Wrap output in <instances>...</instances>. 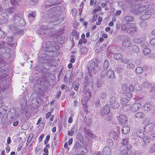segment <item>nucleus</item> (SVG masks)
Segmentation results:
<instances>
[{
    "label": "nucleus",
    "instance_id": "1",
    "mask_svg": "<svg viewBox=\"0 0 155 155\" xmlns=\"http://www.w3.org/2000/svg\"><path fill=\"white\" fill-rule=\"evenodd\" d=\"M119 40L121 42L123 46L124 47H129L131 45L130 38L127 35H122L120 36L119 38Z\"/></svg>",
    "mask_w": 155,
    "mask_h": 155
},
{
    "label": "nucleus",
    "instance_id": "2",
    "mask_svg": "<svg viewBox=\"0 0 155 155\" xmlns=\"http://www.w3.org/2000/svg\"><path fill=\"white\" fill-rule=\"evenodd\" d=\"M49 17H48V20L51 21V25H58L60 22V21L58 19V17L56 13L54 12L49 15Z\"/></svg>",
    "mask_w": 155,
    "mask_h": 155
},
{
    "label": "nucleus",
    "instance_id": "3",
    "mask_svg": "<svg viewBox=\"0 0 155 155\" xmlns=\"http://www.w3.org/2000/svg\"><path fill=\"white\" fill-rule=\"evenodd\" d=\"M73 150L76 152L86 153L87 151V149L84 147L82 146L78 142H77L74 145Z\"/></svg>",
    "mask_w": 155,
    "mask_h": 155
},
{
    "label": "nucleus",
    "instance_id": "4",
    "mask_svg": "<svg viewBox=\"0 0 155 155\" xmlns=\"http://www.w3.org/2000/svg\"><path fill=\"white\" fill-rule=\"evenodd\" d=\"M13 21L14 23L17 25L23 26L26 24L23 19L17 14H15L14 16Z\"/></svg>",
    "mask_w": 155,
    "mask_h": 155
},
{
    "label": "nucleus",
    "instance_id": "5",
    "mask_svg": "<svg viewBox=\"0 0 155 155\" xmlns=\"http://www.w3.org/2000/svg\"><path fill=\"white\" fill-rule=\"evenodd\" d=\"M109 104L111 107L113 109H116L120 106L117 99L113 96L110 99Z\"/></svg>",
    "mask_w": 155,
    "mask_h": 155
},
{
    "label": "nucleus",
    "instance_id": "6",
    "mask_svg": "<svg viewBox=\"0 0 155 155\" xmlns=\"http://www.w3.org/2000/svg\"><path fill=\"white\" fill-rule=\"evenodd\" d=\"M50 29H50V28H48L47 26L43 25L42 26L41 28L38 30V34L41 35H48L50 31Z\"/></svg>",
    "mask_w": 155,
    "mask_h": 155
},
{
    "label": "nucleus",
    "instance_id": "7",
    "mask_svg": "<svg viewBox=\"0 0 155 155\" xmlns=\"http://www.w3.org/2000/svg\"><path fill=\"white\" fill-rule=\"evenodd\" d=\"M133 135L140 138H143L144 134L143 130L140 129H135L133 131Z\"/></svg>",
    "mask_w": 155,
    "mask_h": 155
},
{
    "label": "nucleus",
    "instance_id": "8",
    "mask_svg": "<svg viewBox=\"0 0 155 155\" xmlns=\"http://www.w3.org/2000/svg\"><path fill=\"white\" fill-rule=\"evenodd\" d=\"M144 130L146 133L150 134L153 130V126L151 123H149L144 126Z\"/></svg>",
    "mask_w": 155,
    "mask_h": 155
},
{
    "label": "nucleus",
    "instance_id": "9",
    "mask_svg": "<svg viewBox=\"0 0 155 155\" xmlns=\"http://www.w3.org/2000/svg\"><path fill=\"white\" fill-rule=\"evenodd\" d=\"M118 121L121 124H125L128 118L124 114H120L117 117Z\"/></svg>",
    "mask_w": 155,
    "mask_h": 155
},
{
    "label": "nucleus",
    "instance_id": "10",
    "mask_svg": "<svg viewBox=\"0 0 155 155\" xmlns=\"http://www.w3.org/2000/svg\"><path fill=\"white\" fill-rule=\"evenodd\" d=\"M141 104L139 102H136L134 104L131 106V112H135L138 110L141 107Z\"/></svg>",
    "mask_w": 155,
    "mask_h": 155
},
{
    "label": "nucleus",
    "instance_id": "11",
    "mask_svg": "<svg viewBox=\"0 0 155 155\" xmlns=\"http://www.w3.org/2000/svg\"><path fill=\"white\" fill-rule=\"evenodd\" d=\"M143 86L150 92L152 91L153 89H154L153 88H152V85L147 82H144L143 84Z\"/></svg>",
    "mask_w": 155,
    "mask_h": 155
},
{
    "label": "nucleus",
    "instance_id": "12",
    "mask_svg": "<svg viewBox=\"0 0 155 155\" xmlns=\"http://www.w3.org/2000/svg\"><path fill=\"white\" fill-rule=\"evenodd\" d=\"M11 10L10 8H8L7 9H5L3 11V13H1V15L4 18H6L8 16V14L14 13V10Z\"/></svg>",
    "mask_w": 155,
    "mask_h": 155
},
{
    "label": "nucleus",
    "instance_id": "13",
    "mask_svg": "<svg viewBox=\"0 0 155 155\" xmlns=\"http://www.w3.org/2000/svg\"><path fill=\"white\" fill-rule=\"evenodd\" d=\"M137 31V28L136 27L130 26V25L127 29V32L128 33H130L131 34H134L136 33Z\"/></svg>",
    "mask_w": 155,
    "mask_h": 155
},
{
    "label": "nucleus",
    "instance_id": "14",
    "mask_svg": "<svg viewBox=\"0 0 155 155\" xmlns=\"http://www.w3.org/2000/svg\"><path fill=\"white\" fill-rule=\"evenodd\" d=\"M145 116L144 114L142 112H138L136 113L134 115V118L136 119L140 120L144 118Z\"/></svg>",
    "mask_w": 155,
    "mask_h": 155
},
{
    "label": "nucleus",
    "instance_id": "15",
    "mask_svg": "<svg viewBox=\"0 0 155 155\" xmlns=\"http://www.w3.org/2000/svg\"><path fill=\"white\" fill-rule=\"evenodd\" d=\"M89 71L90 75H92V74L96 73V69H95V63L92 62L91 65H90V68H89Z\"/></svg>",
    "mask_w": 155,
    "mask_h": 155
},
{
    "label": "nucleus",
    "instance_id": "16",
    "mask_svg": "<svg viewBox=\"0 0 155 155\" xmlns=\"http://www.w3.org/2000/svg\"><path fill=\"white\" fill-rule=\"evenodd\" d=\"M46 51H56L59 49V47L58 46H46Z\"/></svg>",
    "mask_w": 155,
    "mask_h": 155
},
{
    "label": "nucleus",
    "instance_id": "17",
    "mask_svg": "<svg viewBox=\"0 0 155 155\" xmlns=\"http://www.w3.org/2000/svg\"><path fill=\"white\" fill-rule=\"evenodd\" d=\"M121 149H123L121 151L120 153L121 154L130 155L132 153V151L130 149H128L127 147H125L124 149V148H122V147Z\"/></svg>",
    "mask_w": 155,
    "mask_h": 155
},
{
    "label": "nucleus",
    "instance_id": "18",
    "mask_svg": "<svg viewBox=\"0 0 155 155\" xmlns=\"http://www.w3.org/2000/svg\"><path fill=\"white\" fill-rule=\"evenodd\" d=\"M111 150L108 147L106 146L103 149V155H111Z\"/></svg>",
    "mask_w": 155,
    "mask_h": 155
},
{
    "label": "nucleus",
    "instance_id": "19",
    "mask_svg": "<svg viewBox=\"0 0 155 155\" xmlns=\"http://www.w3.org/2000/svg\"><path fill=\"white\" fill-rule=\"evenodd\" d=\"M144 110L145 111L149 112L152 108V105L150 103H146L143 106Z\"/></svg>",
    "mask_w": 155,
    "mask_h": 155
},
{
    "label": "nucleus",
    "instance_id": "20",
    "mask_svg": "<svg viewBox=\"0 0 155 155\" xmlns=\"http://www.w3.org/2000/svg\"><path fill=\"white\" fill-rule=\"evenodd\" d=\"M108 135L110 137L116 140L119 137V135L117 132L114 131H110Z\"/></svg>",
    "mask_w": 155,
    "mask_h": 155
},
{
    "label": "nucleus",
    "instance_id": "21",
    "mask_svg": "<svg viewBox=\"0 0 155 155\" xmlns=\"http://www.w3.org/2000/svg\"><path fill=\"white\" fill-rule=\"evenodd\" d=\"M85 132L90 137L94 139H96L97 137L94 134H93L88 129L85 128L84 130Z\"/></svg>",
    "mask_w": 155,
    "mask_h": 155
},
{
    "label": "nucleus",
    "instance_id": "22",
    "mask_svg": "<svg viewBox=\"0 0 155 155\" xmlns=\"http://www.w3.org/2000/svg\"><path fill=\"white\" fill-rule=\"evenodd\" d=\"M122 110L125 112H127L129 111H131V106L129 103L122 106Z\"/></svg>",
    "mask_w": 155,
    "mask_h": 155
},
{
    "label": "nucleus",
    "instance_id": "23",
    "mask_svg": "<svg viewBox=\"0 0 155 155\" xmlns=\"http://www.w3.org/2000/svg\"><path fill=\"white\" fill-rule=\"evenodd\" d=\"M4 52H3V55L4 57L6 58H8L10 55V52H11V50L8 48H6L4 49Z\"/></svg>",
    "mask_w": 155,
    "mask_h": 155
},
{
    "label": "nucleus",
    "instance_id": "24",
    "mask_svg": "<svg viewBox=\"0 0 155 155\" xmlns=\"http://www.w3.org/2000/svg\"><path fill=\"white\" fill-rule=\"evenodd\" d=\"M10 2L11 5L13 6L11 8H9L11 9V10H14V12H15V11L17 6H18V3L16 0H10Z\"/></svg>",
    "mask_w": 155,
    "mask_h": 155
},
{
    "label": "nucleus",
    "instance_id": "25",
    "mask_svg": "<svg viewBox=\"0 0 155 155\" xmlns=\"http://www.w3.org/2000/svg\"><path fill=\"white\" fill-rule=\"evenodd\" d=\"M107 75L110 79H113L115 78V75L113 71L111 70H109L107 73Z\"/></svg>",
    "mask_w": 155,
    "mask_h": 155
},
{
    "label": "nucleus",
    "instance_id": "26",
    "mask_svg": "<svg viewBox=\"0 0 155 155\" xmlns=\"http://www.w3.org/2000/svg\"><path fill=\"white\" fill-rule=\"evenodd\" d=\"M130 130V129L129 127L127 125L124 126L122 128V133L124 134L128 133Z\"/></svg>",
    "mask_w": 155,
    "mask_h": 155
},
{
    "label": "nucleus",
    "instance_id": "27",
    "mask_svg": "<svg viewBox=\"0 0 155 155\" xmlns=\"http://www.w3.org/2000/svg\"><path fill=\"white\" fill-rule=\"evenodd\" d=\"M151 15L147 12H145L141 16V18L142 20H145L148 19L151 16Z\"/></svg>",
    "mask_w": 155,
    "mask_h": 155
},
{
    "label": "nucleus",
    "instance_id": "28",
    "mask_svg": "<svg viewBox=\"0 0 155 155\" xmlns=\"http://www.w3.org/2000/svg\"><path fill=\"white\" fill-rule=\"evenodd\" d=\"M151 52V51L150 49L148 48H144L143 50V54L145 56H147L150 54Z\"/></svg>",
    "mask_w": 155,
    "mask_h": 155
},
{
    "label": "nucleus",
    "instance_id": "29",
    "mask_svg": "<svg viewBox=\"0 0 155 155\" xmlns=\"http://www.w3.org/2000/svg\"><path fill=\"white\" fill-rule=\"evenodd\" d=\"M103 111L105 114H107L109 113L110 111V107L108 105H106L104 107Z\"/></svg>",
    "mask_w": 155,
    "mask_h": 155
},
{
    "label": "nucleus",
    "instance_id": "30",
    "mask_svg": "<svg viewBox=\"0 0 155 155\" xmlns=\"http://www.w3.org/2000/svg\"><path fill=\"white\" fill-rule=\"evenodd\" d=\"M145 38L144 37H141L139 38H136L134 39V41L135 43H141L145 41Z\"/></svg>",
    "mask_w": 155,
    "mask_h": 155
},
{
    "label": "nucleus",
    "instance_id": "31",
    "mask_svg": "<svg viewBox=\"0 0 155 155\" xmlns=\"http://www.w3.org/2000/svg\"><path fill=\"white\" fill-rule=\"evenodd\" d=\"M128 88L127 84H122L121 86L120 91L122 92L127 91L128 90Z\"/></svg>",
    "mask_w": 155,
    "mask_h": 155
},
{
    "label": "nucleus",
    "instance_id": "32",
    "mask_svg": "<svg viewBox=\"0 0 155 155\" xmlns=\"http://www.w3.org/2000/svg\"><path fill=\"white\" fill-rule=\"evenodd\" d=\"M132 52L134 53H139L140 52L139 48L137 45H134L132 47Z\"/></svg>",
    "mask_w": 155,
    "mask_h": 155
},
{
    "label": "nucleus",
    "instance_id": "33",
    "mask_svg": "<svg viewBox=\"0 0 155 155\" xmlns=\"http://www.w3.org/2000/svg\"><path fill=\"white\" fill-rule=\"evenodd\" d=\"M120 102L122 106H123L124 105H125L127 104V103H129L128 100L124 98H122L120 100Z\"/></svg>",
    "mask_w": 155,
    "mask_h": 155
},
{
    "label": "nucleus",
    "instance_id": "34",
    "mask_svg": "<svg viewBox=\"0 0 155 155\" xmlns=\"http://www.w3.org/2000/svg\"><path fill=\"white\" fill-rule=\"evenodd\" d=\"M143 140L144 143L147 144L149 143L150 141V140L151 139L150 137H149L148 136H144L143 137Z\"/></svg>",
    "mask_w": 155,
    "mask_h": 155
},
{
    "label": "nucleus",
    "instance_id": "35",
    "mask_svg": "<svg viewBox=\"0 0 155 155\" xmlns=\"http://www.w3.org/2000/svg\"><path fill=\"white\" fill-rule=\"evenodd\" d=\"M130 25L131 24L129 23H127L126 24H122L121 25V29L123 31H124L126 30L127 31V28H128Z\"/></svg>",
    "mask_w": 155,
    "mask_h": 155
},
{
    "label": "nucleus",
    "instance_id": "36",
    "mask_svg": "<svg viewBox=\"0 0 155 155\" xmlns=\"http://www.w3.org/2000/svg\"><path fill=\"white\" fill-rule=\"evenodd\" d=\"M143 69L142 67H137L135 70V72L138 74H140L143 72Z\"/></svg>",
    "mask_w": 155,
    "mask_h": 155
},
{
    "label": "nucleus",
    "instance_id": "37",
    "mask_svg": "<svg viewBox=\"0 0 155 155\" xmlns=\"http://www.w3.org/2000/svg\"><path fill=\"white\" fill-rule=\"evenodd\" d=\"M36 15V13L35 12H33L28 14V17L29 20L31 21L34 19V18L35 17Z\"/></svg>",
    "mask_w": 155,
    "mask_h": 155
},
{
    "label": "nucleus",
    "instance_id": "38",
    "mask_svg": "<svg viewBox=\"0 0 155 155\" xmlns=\"http://www.w3.org/2000/svg\"><path fill=\"white\" fill-rule=\"evenodd\" d=\"M140 25L143 29H145L147 27V23L144 21H142L140 22Z\"/></svg>",
    "mask_w": 155,
    "mask_h": 155
},
{
    "label": "nucleus",
    "instance_id": "39",
    "mask_svg": "<svg viewBox=\"0 0 155 155\" xmlns=\"http://www.w3.org/2000/svg\"><path fill=\"white\" fill-rule=\"evenodd\" d=\"M124 19L126 21H127L130 22L133 21L134 18L133 16L130 15H128L125 17Z\"/></svg>",
    "mask_w": 155,
    "mask_h": 155
},
{
    "label": "nucleus",
    "instance_id": "40",
    "mask_svg": "<svg viewBox=\"0 0 155 155\" xmlns=\"http://www.w3.org/2000/svg\"><path fill=\"white\" fill-rule=\"evenodd\" d=\"M145 10V7L143 6L139 7L138 9V11L135 12V13L137 14H140L141 13V12L144 11Z\"/></svg>",
    "mask_w": 155,
    "mask_h": 155
},
{
    "label": "nucleus",
    "instance_id": "41",
    "mask_svg": "<svg viewBox=\"0 0 155 155\" xmlns=\"http://www.w3.org/2000/svg\"><path fill=\"white\" fill-rule=\"evenodd\" d=\"M142 87L140 84H135L134 85V89L137 91H139L142 89Z\"/></svg>",
    "mask_w": 155,
    "mask_h": 155
},
{
    "label": "nucleus",
    "instance_id": "42",
    "mask_svg": "<svg viewBox=\"0 0 155 155\" xmlns=\"http://www.w3.org/2000/svg\"><path fill=\"white\" fill-rule=\"evenodd\" d=\"M150 151L151 153H153L155 151V142L153 143L150 146Z\"/></svg>",
    "mask_w": 155,
    "mask_h": 155
},
{
    "label": "nucleus",
    "instance_id": "43",
    "mask_svg": "<svg viewBox=\"0 0 155 155\" xmlns=\"http://www.w3.org/2000/svg\"><path fill=\"white\" fill-rule=\"evenodd\" d=\"M122 57V55L120 53H117L114 55V58L116 60H120Z\"/></svg>",
    "mask_w": 155,
    "mask_h": 155
},
{
    "label": "nucleus",
    "instance_id": "44",
    "mask_svg": "<svg viewBox=\"0 0 155 155\" xmlns=\"http://www.w3.org/2000/svg\"><path fill=\"white\" fill-rule=\"evenodd\" d=\"M109 65L108 61L106 60L104 61V68L105 70H107L108 68Z\"/></svg>",
    "mask_w": 155,
    "mask_h": 155
},
{
    "label": "nucleus",
    "instance_id": "45",
    "mask_svg": "<svg viewBox=\"0 0 155 155\" xmlns=\"http://www.w3.org/2000/svg\"><path fill=\"white\" fill-rule=\"evenodd\" d=\"M8 22V20L7 19H0V25H6Z\"/></svg>",
    "mask_w": 155,
    "mask_h": 155
},
{
    "label": "nucleus",
    "instance_id": "46",
    "mask_svg": "<svg viewBox=\"0 0 155 155\" xmlns=\"http://www.w3.org/2000/svg\"><path fill=\"white\" fill-rule=\"evenodd\" d=\"M10 29H11L12 32H16L18 29V27L15 25H11L10 26Z\"/></svg>",
    "mask_w": 155,
    "mask_h": 155
},
{
    "label": "nucleus",
    "instance_id": "47",
    "mask_svg": "<svg viewBox=\"0 0 155 155\" xmlns=\"http://www.w3.org/2000/svg\"><path fill=\"white\" fill-rule=\"evenodd\" d=\"M150 137L151 139L153 140H155V131L153 130L150 133Z\"/></svg>",
    "mask_w": 155,
    "mask_h": 155
},
{
    "label": "nucleus",
    "instance_id": "48",
    "mask_svg": "<svg viewBox=\"0 0 155 155\" xmlns=\"http://www.w3.org/2000/svg\"><path fill=\"white\" fill-rule=\"evenodd\" d=\"M128 139L127 138H125L123 139L122 142V146L124 147L126 146L128 143Z\"/></svg>",
    "mask_w": 155,
    "mask_h": 155
},
{
    "label": "nucleus",
    "instance_id": "49",
    "mask_svg": "<svg viewBox=\"0 0 155 155\" xmlns=\"http://www.w3.org/2000/svg\"><path fill=\"white\" fill-rule=\"evenodd\" d=\"M127 68L129 69H133L135 68V65L132 63L129 64L127 65Z\"/></svg>",
    "mask_w": 155,
    "mask_h": 155
},
{
    "label": "nucleus",
    "instance_id": "50",
    "mask_svg": "<svg viewBox=\"0 0 155 155\" xmlns=\"http://www.w3.org/2000/svg\"><path fill=\"white\" fill-rule=\"evenodd\" d=\"M103 84V81L101 80H98L97 82V86L98 87H101Z\"/></svg>",
    "mask_w": 155,
    "mask_h": 155
},
{
    "label": "nucleus",
    "instance_id": "51",
    "mask_svg": "<svg viewBox=\"0 0 155 155\" xmlns=\"http://www.w3.org/2000/svg\"><path fill=\"white\" fill-rule=\"evenodd\" d=\"M107 142L108 145L110 146H112L113 144V143L112 139H108L107 140Z\"/></svg>",
    "mask_w": 155,
    "mask_h": 155
},
{
    "label": "nucleus",
    "instance_id": "52",
    "mask_svg": "<svg viewBox=\"0 0 155 155\" xmlns=\"http://www.w3.org/2000/svg\"><path fill=\"white\" fill-rule=\"evenodd\" d=\"M6 36V35L5 34L1 29H0V38H3Z\"/></svg>",
    "mask_w": 155,
    "mask_h": 155
},
{
    "label": "nucleus",
    "instance_id": "53",
    "mask_svg": "<svg viewBox=\"0 0 155 155\" xmlns=\"http://www.w3.org/2000/svg\"><path fill=\"white\" fill-rule=\"evenodd\" d=\"M149 42L151 45L155 46V38L151 39L150 40Z\"/></svg>",
    "mask_w": 155,
    "mask_h": 155
},
{
    "label": "nucleus",
    "instance_id": "54",
    "mask_svg": "<svg viewBox=\"0 0 155 155\" xmlns=\"http://www.w3.org/2000/svg\"><path fill=\"white\" fill-rule=\"evenodd\" d=\"M13 40V38L12 36H8L6 38V41L8 42H12Z\"/></svg>",
    "mask_w": 155,
    "mask_h": 155
},
{
    "label": "nucleus",
    "instance_id": "55",
    "mask_svg": "<svg viewBox=\"0 0 155 155\" xmlns=\"http://www.w3.org/2000/svg\"><path fill=\"white\" fill-rule=\"evenodd\" d=\"M87 49L85 48H83L81 49L80 53L81 54H84L87 52Z\"/></svg>",
    "mask_w": 155,
    "mask_h": 155
},
{
    "label": "nucleus",
    "instance_id": "56",
    "mask_svg": "<svg viewBox=\"0 0 155 155\" xmlns=\"http://www.w3.org/2000/svg\"><path fill=\"white\" fill-rule=\"evenodd\" d=\"M134 89V86L133 84H130L129 87V91L130 92H133Z\"/></svg>",
    "mask_w": 155,
    "mask_h": 155
},
{
    "label": "nucleus",
    "instance_id": "57",
    "mask_svg": "<svg viewBox=\"0 0 155 155\" xmlns=\"http://www.w3.org/2000/svg\"><path fill=\"white\" fill-rule=\"evenodd\" d=\"M121 61L123 63L127 64L129 62V60L127 58H124L122 59Z\"/></svg>",
    "mask_w": 155,
    "mask_h": 155
},
{
    "label": "nucleus",
    "instance_id": "58",
    "mask_svg": "<svg viewBox=\"0 0 155 155\" xmlns=\"http://www.w3.org/2000/svg\"><path fill=\"white\" fill-rule=\"evenodd\" d=\"M100 97L101 99H104L107 97L106 94L105 92H104L101 94Z\"/></svg>",
    "mask_w": 155,
    "mask_h": 155
},
{
    "label": "nucleus",
    "instance_id": "59",
    "mask_svg": "<svg viewBox=\"0 0 155 155\" xmlns=\"http://www.w3.org/2000/svg\"><path fill=\"white\" fill-rule=\"evenodd\" d=\"M122 71V69L120 67L117 68L115 69V71L119 73H120Z\"/></svg>",
    "mask_w": 155,
    "mask_h": 155
},
{
    "label": "nucleus",
    "instance_id": "60",
    "mask_svg": "<svg viewBox=\"0 0 155 155\" xmlns=\"http://www.w3.org/2000/svg\"><path fill=\"white\" fill-rule=\"evenodd\" d=\"M97 14L94 15L92 19V22H94L96 21L97 19Z\"/></svg>",
    "mask_w": 155,
    "mask_h": 155
},
{
    "label": "nucleus",
    "instance_id": "61",
    "mask_svg": "<svg viewBox=\"0 0 155 155\" xmlns=\"http://www.w3.org/2000/svg\"><path fill=\"white\" fill-rule=\"evenodd\" d=\"M121 11L120 10H118L114 14V15L115 16H117L119 15L121 13Z\"/></svg>",
    "mask_w": 155,
    "mask_h": 155
},
{
    "label": "nucleus",
    "instance_id": "62",
    "mask_svg": "<svg viewBox=\"0 0 155 155\" xmlns=\"http://www.w3.org/2000/svg\"><path fill=\"white\" fill-rule=\"evenodd\" d=\"M64 148L66 149V150L67 151H68L69 149V147H68V145L67 142H66L64 143Z\"/></svg>",
    "mask_w": 155,
    "mask_h": 155
},
{
    "label": "nucleus",
    "instance_id": "63",
    "mask_svg": "<svg viewBox=\"0 0 155 155\" xmlns=\"http://www.w3.org/2000/svg\"><path fill=\"white\" fill-rule=\"evenodd\" d=\"M8 0H4L3 5L6 7L8 6L9 4Z\"/></svg>",
    "mask_w": 155,
    "mask_h": 155
},
{
    "label": "nucleus",
    "instance_id": "64",
    "mask_svg": "<svg viewBox=\"0 0 155 155\" xmlns=\"http://www.w3.org/2000/svg\"><path fill=\"white\" fill-rule=\"evenodd\" d=\"M4 65L3 60L2 58H0V68L3 67Z\"/></svg>",
    "mask_w": 155,
    "mask_h": 155
}]
</instances>
